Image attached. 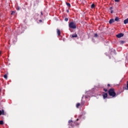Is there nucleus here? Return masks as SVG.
<instances>
[{
	"instance_id": "393cba45",
	"label": "nucleus",
	"mask_w": 128,
	"mask_h": 128,
	"mask_svg": "<svg viewBox=\"0 0 128 128\" xmlns=\"http://www.w3.org/2000/svg\"><path fill=\"white\" fill-rule=\"evenodd\" d=\"M108 86H110V84H108Z\"/></svg>"
},
{
	"instance_id": "b1692460",
	"label": "nucleus",
	"mask_w": 128,
	"mask_h": 128,
	"mask_svg": "<svg viewBox=\"0 0 128 128\" xmlns=\"http://www.w3.org/2000/svg\"><path fill=\"white\" fill-rule=\"evenodd\" d=\"M16 10H20V7H18V8H16Z\"/></svg>"
},
{
	"instance_id": "6ab92c4d",
	"label": "nucleus",
	"mask_w": 128,
	"mask_h": 128,
	"mask_svg": "<svg viewBox=\"0 0 128 128\" xmlns=\"http://www.w3.org/2000/svg\"><path fill=\"white\" fill-rule=\"evenodd\" d=\"M104 90L106 92H108V89L106 88H104Z\"/></svg>"
},
{
	"instance_id": "f3484780",
	"label": "nucleus",
	"mask_w": 128,
	"mask_h": 128,
	"mask_svg": "<svg viewBox=\"0 0 128 128\" xmlns=\"http://www.w3.org/2000/svg\"><path fill=\"white\" fill-rule=\"evenodd\" d=\"M120 44H124V40H120Z\"/></svg>"
},
{
	"instance_id": "1a4fd4ad",
	"label": "nucleus",
	"mask_w": 128,
	"mask_h": 128,
	"mask_svg": "<svg viewBox=\"0 0 128 128\" xmlns=\"http://www.w3.org/2000/svg\"><path fill=\"white\" fill-rule=\"evenodd\" d=\"M109 10H110V14H114V10H113V8H112V7H110V8H109Z\"/></svg>"
},
{
	"instance_id": "423d86ee",
	"label": "nucleus",
	"mask_w": 128,
	"mask_h": 128,
	"mask_svg": "<svg viewBox=\"0 0 128 128\" xmlns=\"http://www.w3.org/2000/svg\"><path fill=\"white\" fill-rule=\"evenodd\" d=\"M122 36H124V34H122V33H120L116 35V37L118 38H120Z\"/></svg>"
},
{
	"instance_id": "bb28decb",
	"label": "nucleus",
	"mask_w": 128,
	"mask_h": 128,
	"mask_svg": "<svg viewBox=\"0 0 128 128\" xmlns=\"http://www.w3.org/2000/svg\"><path fill=\"white\" fill-rule=\"evenodd\" d=\"M69 10H66V12H69Z\"/></svg>"
},
{
	"instance_id": "5701e85b",
	"label": "nucleus",
	"mask_w": 128,
	"mask_h": 128,
	"mask_svg": "<svg viewBox=\"0 0 128 128\" xmlns=\"http://www.w3.org/2000/svg\"><path fill=\"white\" fill-rule=\"evenodd\" d=\"M14 14V11H12V13H11V14Z\"/></svg>"
},
{
	"instance_id": "20e7f679",
	"label": "nucleus",
	"mask_w": 128,
	"mask_h": 128,
	"mask_svg": "<svg viewBox=\"0 0 128 128\" xmlns=\"http://www.w3.org/2000/svg\"><path fill=\"white\" fill-rule=\"evenodd\" d=\"M2 116H6V113L4 112V110H0V116H2Z\"/></svg>"
},
{
	"instance_id": "6e6552de",
	"label": "nucleus",
	"mask_w": 128,
	"mask_h": 128,
	"mask_svg": "<svg viewBox=\"0 0 128 128\" xmlns=\"http://www.w3.org/2000/svg\"><path fill=\"white\" fill-rule=\"evenodd\" d=\"M56 30L58 36H60V29H57Z\"/></svg>"
},
{
	"instance_id": "dca6fc26",
	"label": "nucleus",
	"mask_w": 128,
	"mask_h": 128,
	"mask_svg": "<svg viewBox=\"0 0 128 128\" xmlns=\"http://www.w3.org/2000/svg\"><path fill=\"white\" fill-rule=\"evenodd\" d=\"M4 78H6V80H8V75H7V74H4Z\"/></svg>"
},
{
	"instance_id": "4be33fe9",
	"label": "nucleus",
	"mask_w": 128,
	"mask_h": 128,
	"mask_svg": "<svg viewBox=\"0 0 128 128\" xmlns=\"http://www.w3.org/2000/svg\"><path fill=\"white\" fill-rule=\"evenodd\" d=\"M114 2H120V0H114Z\"/></svg>"
},
{
	"instance_id": "cd10ccee",
	"label": "nucleus",
	"mask_w": 128,
	"mask_h": 128,
	"mask_svg": "<svg viewBox=\"0 0 128 128\" xmlns=\"http://www.w3.org/2000/svg\"><path fill=\"white\" fill-rule=\"evenodd\" d=\"M39 22H42V20H40Z\"/></svg>"
},
{
	"instance_id": "0eeeda50",
	"label": "nucleus",
	"mask_w": 128,
	"mask_h": 128,
	"mask_svg": "<svg viewBox=\"0 0 128 128\" xmlns=\"http://www.w3.org/2000/svg\"><path fill=\"white\" fill-rule=\"evenodd\" d=\"M114 22V19H110L109 21V24H112Z\"/></svg>"
},
{
	"instance_id": "f257e3e1",
	"label": "nucleus",
	"mask_w": 128,
	"mask_h": 128,
	"mask_svg": "<svg viewBox=\"0 0 128 128\" xmlns=\"http://www.w3.org/2000/svg\"><path fill=\"white\" fill-rule=\"evenodd\" d=\"M108 92L109 96H112V98H114V96H116V94L114 92V89L112 88H110L108 90Z\"/></svg>"
},
{
	"instance_id": "c85d7f7f",
	"label": "nucleus",
	"mask_w": 128,
	"mask_h": 128,
	"mask_svg": "<svg viewBox=\"0 0 128 128\" xmlns=\"http://www.w3.org/2000/svg\"><path fill=\"white\" fill-rule=\"evenodd\" d=\"M0 54H1V52H0Z\"/></svg>"
},
{
	"instance_id": "ddd939ff",
	"label": "nucleus",
	"mask_w": 128,
	"mask_h": 128,
	"mask_svg": "<svg viewBox=\"0 0 128 128\" xmlns=\"http://www.w3.org/2000/svg\"><path fill=\"white\" fill-rule=\"evenodd\" d=\"M80 103H77V104L76 105V108H80Z\"/></svg>"
},
{
	"instance_id": "a211bd4d",
	"label": "nucleus",
	"mask_w": 128,
	"mask_h": 128,
	"mask_svg": "<svg viewBox=\"0 0 128 128\" xmlns=\"http://www.w3.org/2000/svg\"><path fill=\"white\" fill-rule=\"evenodd\" d=\"M0 124H4V121L0 120Z\"/></svg>"
},
{
	"instance_id": "f8f14e48",
	"label": "nucleus",
	"mask_w": 128,
	"mask_h": 128,
	"mask_svg": "<svg viewBox=\"0 0 128 128\" xmlns=\"http://www.w3.org/2000/svg\"><path fill=\"white\" fill-rule=\"evenodd\" d=\"M120 18H118V17L116 16L114 20L116 22H118Z\"/></svg>"
},
{
	"instance_id": "412c9836",
	"label": "nucleus",
	"mask_w": 128,
	"mask_h": 128,
	"mask_svg": "<svg viewBox=\"0 0 128 128\" xmlns=\"http://www.w3.org/2000/svg\"><path fill=\"white\" fill-rule=\"evenodd\" d=\"M94 37L95 38H98V34H94Z\"/></svg>"
},
{
	"instance_id": "a878e982",
	"label": "nucleus",
	"mask_w": 128,
	"mask_h": 128,
	"mask_svg": "<svg viewBox=\"0 0 128 128\" xmlns=\"http://www.w3.org/2000/svg\"><path fill=\"white\" fill-rule=\"evenodd\" d=\"M40 14H41V16H42V12H41Z\"/></svg>"
},
{
	"instance_id": "2eb2a0df",
	"label": "nucleus",
	"mask_w": 128,
	"mask_h": 128,
	"mask_svg": "<svg viewBox=\"0 0 128 128\" xmlns=\"http://www.w3.org/2000/svg\"><path fill=\"white\" fill-rule=\"evenodd\" d=\"M66 4L68 6V8H70V4L66 2Z\"/></svg>"
},
{
	"instance_id": "aec40b11",
	"label": "nucleus",
	"mask_w": 128,
	"mask_h": 128,
	"mask_svg": "<svg viewBox=\"0 0 128 128\" xmlns=\"http://www.w3.org/2000/svg\"><path fill=\"white\" fill-rule=\"evenodd\" d=\"M64 20H65V22H68V18H64Z\"/></svg>"
},
{
	"instance_id": "4468645a",
	"label": "nucleus",
	"mask_w": 128,
	"mask_h": 128,
	"mask_svg": "<svg viewBox=\"0 0 128 128\" xmlns=\"http://www.w3.org/2000/svg\"><path fill=\"white\" fill-rule=\"evenodd\" d=\"M95 6H94V4H92V5H91V8H95Z\"/></svg>"
},
{
	"instance_id": "f03ea898",
	"label": "nucleus",
	"mask_w": 128,
	"mask_h": 128,
	"mask_svg": "<svg viewBox=\"0 0 128 128\" xmlns=\"http://www.w3.org/2000/svg\"><path fill=\"white\" fill-rule=\"evenodd\" d=\"M78 118L76 119L75 122H72V120H69L68 126H74V124L76 126H78L80 123L78 122Z\"/></svg>"
},
{
	"instance_id": "9d476101",
	"label": "nucleus",
	"mask_w": 128,
	"mask_h": 128,
	"mask_svg": "<svg viewBox=\"0 0 128 128\" xmlns=\"http://www.w3.org/2000/svg\"><path fill=\"white\" fill-rule=\"evenodd\" d=\"M72 38H78V34H75L72 35Z\"/></svg>"
},
{
	"instance_id": "39448f33",
	"label": "nucleus",
	"mask_w": 128,
	"mask_h": 128,
	"mask_svg": "<svg viewBox=\"0 0 128 128\" xmlns=\"http://www.w3.org/2000/svg\"><path fill=\"white\" fill-rule=\"evenodd\" d=\"M103 98L106 99L108 98V93L104 92L102 94Z\"/></svg>"
},
{
	"instance_id": "7ed1b4c3",
	"label": "nucleus",
	"mask_w": 128,
	"mask_h": 128,
	"mask_svg": "<svg viewBox=\"0 0 128 128\" xmlns=\"http://www.w3.org/2000/svg\"><path fill=\"white\" fill-rule=\"evenodd\" d=\"M69 28H70L75 29L76 28V24L74 22H70L69 23Z\"/></svg>"
},
{
	"instance_id": "9b49d317",
	"label": "nucleus",
	"mask_w": 128,
	"mask_h": 128,
	"mask_svg": "<svg viewBox=\"0 0 128 128\" xmlns=\"http://www.w3.org/2000/svg\"><path fill=\"white\" fill-rule=\"evenodd\" d=\"M124 24H128V18L124 20Z\"/></svg>"
}]
</instances>
